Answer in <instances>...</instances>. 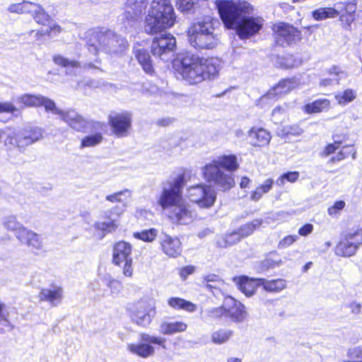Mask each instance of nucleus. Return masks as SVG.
Here are the masks:
<instances>
[{
  "instance_id": "37",
  "label": "nucleus",
  "mask_w": 362,
  "mask_h": 362,
  "mask_svg": "<svg viewBox=\"0 0 362 362\" xmlns=\"http://www.w3.org/2000/svg\"><path fill=\"white\" fill-rule=\"evenodd\" d=\"M30 14H32L33 18L38 24L43 25H49L51 18L40 5L35 4V7Z\"/></svg>"
},
{
  "instance_id": "21",
  "label": "nucleus",
  "mask_w": 362,
  "mask_h": 362,
  "mask_svg": "<svg viewBox=\"0 0 362 362\" xmlns=\"http://www.w3.org/2000/svg\"><path fill=\"white\" fill-rule=\"evenodd\" d=\"M123 213V209L119 206L112 208L110 211L105 212V217L107 221H97L93 225V228L98 233L100 238H103L107 233L115 231L118 227V223L116 219L110 218V215L115 214L117 216Z\"/></svg>"
},
{
  "instance_id": "39",
  "label": "nucleus",
  "mask_w": 362,
  "mask_h": 362,
  "mask_svg": "<svg viewBox=\"0 0 362 362\" xmlns=\"http://www.w3.org/2000/svg\"><path fill=\"white\" fill-rule=\"evenodd\" d=\"M53 61L57 65L63 66L71 71L80 68V64L77 61L69 59L60 54L54 55Z\"/></svg>"
},
{
  "instance_id": "15",
  "label": "nucleus",
  "mask_w": 362,
  "mask_h": 362,
  "mask_svg": "<svg viewBox=\"0 0 362 362\" xmlns=\"http://www.w3.org/2000/svg\"><path fill=\"white\" fill-rule=\"evenodd\" d=\"M276 42L282 46L290 45L300 39V32L293 25L285 23H278L273 25Z\"/></svg>"
},
{
  "instance_id": "9",
  "label": "nucleus",
  "mask_w": 362,
  "mask_h": 362,
  "mask_svg": "<svg viewBox=\"0 0 362 362\" xmlns=\"http://www.w3.org/2000/svg\"><path fill=\"white\" fill-rule=\"evenodd\" d=\"M214 28L209 18L192 24L187 30L191 46L197 49H211L216 47L218 40L214 33Z\"/></svg>"
},
{
  "instance_id": "6",
  "label": "nucleus",
  "mask_w": 362,
  "mask_h": 362,
  "mask_svg": "<svg viewBox=\"0 0 362 362\" xmlns=\"http://www.w3.org/2000/svg\"><path fill=\"white\" fill-rule=\"evenodd\" d=\"M127 42L108 29L97 28L87 33V47L94 55L101 52H117L118 47H124Z\"/></svg>"
},
{
  "instance_id": "46",
  "label": "nucleus",
  "mask_w": 362,
  "mask_h": 362,
  "mask_svg": "<svg viewBox=\"0 0 362 362\" xmlns=\"http://www.w3.org/2000/svg\"><path fill=\"white\" fill-rule=\"evenodd\" d=\"M282 264V261L281 258L278 257V255H273L265 259L261 263V271L265 272L269 269L274 268L276 267H279Z\"/></svg>"
},
{
  "instance_id": "51",
  "label": "nucleus",
  "mask_w": 362,
  "mask_h": 362,
  "mask_svg": "<svg viewBox=\"0 0 362 362\" xmlns=\"http://www.w3.org/2000/svg\"><path fill=\"white\" fill-rule=\"evenodd\" d=\"M206 287L209 289L216 288L222 284V281L216 275L210 274L205 277Z\"/></svg>"
},
{
  "instance_id": "28",
  "label": "nucleus",
  "mask_w": 362,
  "mask_h": 362,
  "mask_svg": "<svg viewBox=\"0 0 362 362\" xmlns=\"http://www.w3.org/2000/svg\"><path fill=\"white\" fill-rule=\"evenodd\" d=\"M238 288L247 297L252 296L258 286H261L259 279H249L247 276L234 278Z\"/></svg>"
},
{
  "instance_id": "24",
  "label": "nucleus",
  "mask_w": 362,
  "mask_h": 362,
  "mask_svg": "<svg viewBox=\"0 0 362 362\" xmlns=\"http://www.w3.org/2000/svg\"><path fill=\"white\" fill-rule=\"evenodd\" d=\"M132 245L125 241H119L116 243L113 247L112 251V263L119 266L124 262L132 259Z\"/></svg>"
},
{
  "instance_id": "62",
  "label": "nucleus",
  "mask_w": 362,
  "mask_h": 362,
  "mask_svg": "<svg viewBox=\"0 0 362 362\" xmlns=\"http://www.w3.org/2000/svg\"><path fill=\"white\" fill-rule=\"evenodd\" d=\"M132 259L124 262L122 273L127 277H132L133 274Z\"/></svg>"
},
{
  "instance_id": "29",
  "label": "nucleus",
  "mask_w": 362,
  "mask_h": 362,
  "mask_svg": "<svg viewBox=\"0 0 362 362\" xmlns=\"http://www.w3.org/2000/svg\"><path fill=\"white\" fill-rule=\"evenodd\" d=\"M187 329V325L182 321H163L160 325V332L165 335L183 332Z\"/></svg>"
},
{
  "instance_id": "56",
  "label": "nucleus",
  "mask_w": 362,
  "mask_h": 362,
  "mask_svg": "<svg viewBox=\"0 0 362 362\" xmlns=\"http://www.w3.org/2000/svg\"><path fill=\"white\" fill-rule=\"evenodd\" d=\"M284 132L286 134H291L293 136H299L303 133V129L298 124L286 126L284 128Z\"/></svg>"
},
{
  "instance_id": "59",
  "label": "nucleus",
  "mask_w": 362,
  "mask_h": 362,
  "mask_svg": "<svg viewBox=\"0 0 362 362\" xmlns=\"http://www.w3.org/2000/svg\"><path fill=\"white\" fill-rule=\"evenodd\" d=\"M18 109L11 103H0V113H14Z\"/></svg>"
},
{
  "instance_id": "36",
  "label": "nucleus",
  "mask_w": 362,
  "mask_h": 362,
  "mask_svg": "<svg viewBox=\"0 0 362 362\" xmlns=\"http://www.w3.org/2000/svg\"><path fill=\"white\" fill-rule=\"evenodd\" d=\"M273 185V180L267 179L263 184L257 187L251 192L250 199L255 202L259 200L264 194L269 192L272 189Z\"/></svg>"
},
{
  "instance_id": "31",
  "label": "nucleus",
  "mask_w": 362,
  "mask_h": 362,
  "mask_svg": "<svg viewBox=\"0 0 362 362\" xmlns=\"http://www.w3.org/2000/svg\"><path fill=\"white\" fill-rule=\"evenodd\" d=\"M168 305L175 310H183L188 313H194L197 306L194 303L179 297H171L168 299Z\"/></svg>"
},
{
  "instance_id": "41",
  "label": "nucleus",
  "mask_w": 362,
  "mask_h": 362,
  "mask_svg": "<svg viewBox=\"0 0 362 362\" xmlns=\"http://www.w3.org/2000/svg\"><path fill=\"white\" fill-rule=\"evenodd\" d=\"M226 317L224 304L220 307L208 308L204 311V318L210 320H219Z\"/></svg>"
},
{
  "instance_id": "43",
  "label": "nucleus",
  "mask_w": 362,
  "mask_h": 362,
  "mask_svg": "<svg viewBox=\"0 0 362 362\" xmlns=\"http://www.w3.org/2000/svg\"><path fill=\"white\" fill-rule=\"evenodd\" d=\"M262 223V220L255 219L250 223H247L241 226L238 232L240 237L243 238L251 235L255 230L259 228L261 226Z\"/></svg>"
},
{
  "instance_id": "48",
  "label": "nucleus",
  "mask_w": 362,
  "mask_h": 362,
  "mask_svg": "<svg viewBox=\"0 0 362 362\" xmlns=\"http://www.w3.org/2000/svg\"><path fill=\"white\" fill-rule=\"evenodd\" d=\"M346 203L344 201H336L333 205L327 209V214L332 217L337 218L339 216L341 211L344 209Z\"/></svg>"
},
{
  "instance_id": "3",
  "label": "nucleus",
  "mask_w": 362,
  "mask_h": 362,
  "mask_svg": "<svg viewBox=\"0 0 362 362\" xmlns=\"http://www.w3.org/2000/svg\"><path fill=\"white\" fill-rule=\"evenodd\" d=\"M174 67L184 81L194 85L215 78L221 69V62L216 58L204 59L187 54L175 62Z\"/></svg>"
},
{
  "instance_id": "60",
  "label": "nucleus",
  "mask_w": 362,
  "mask_h": 362,
  "mask_svg": "<svg viewBox=\"0 0 362 362\" xmlns=\"http://www.w3.org/2000/svg\"><path fill=\"white\" fill-rule=\"evenodd\" d=\"M285 108L280 106L275 107L272 111V118L274 121L276 123L279 122L281 119V118L285 115Z\"/></svg>"
},
{
  "instance_id": "45",
  "label": "nucleus",
  "mask_w": 362,
  "mask_h": 362,
  "mask_svg": "<svg viewBox=\"0 0 362 362\" xmlns=\"http://www.w3.org/2000/svg\"><path fill=\"white\" fill-rule=\"evenodd\" d=\"M103 140V136L100 133L93 135H89L84 137L81 141V148L93 147L99 144Z\"/></svg>"
},
{
  "instance_id": "17",
  "label": "nucleus",
  "mask_w": 362,
  "mask_h": 362,
  "mask_svg": "<svg viewBox=\"0 0 362 362\" xmlns=\"http://www.w3.org/2000/svg\"><path fill=\"white\" fill-rule=\"evenodd\" d=\"M147 4V0H127L122 18L125 28L136 22L146 9Z\"/></svg>"
},
{
  "instance_id": "54",
  "label": "nucleus",
  "mask_w": 362,
  "mask_h": 362,
  "mask_svg": "<svg viewBox=\"0 0 362 362\" xmlns=\"http://www.w3.org/2000/svg\"><path fill=\"white\" fill-rule=\"evenodd\" d=\"M277 98L274 95H270L269 90L267 94L263 95L259 100V105L262 107H267L271 106L276 100Z\"/></svg>"
},
{
  "instance_id": "14",
  "label": "nucleus",
  "mask_w": 362,
  "mask_h": 362,
  "mask_svg": "<svg viewBox=\"0 0 362 362\" xmlns=\"http://www.w3.org/2000/svg\"><path fill=\"white\" fill-rule=\"evenodd\" d=\"M176 48V40L170 34H162L155 37L151 43V52L162 60H168L173 55Z\"/></svg>"
},
{
  "instance_id": "40",
  "label": "nucleus",
  "mask_w": 362,
  "mask_h": 362,
  "mask_svg": "<svg viewBox=\"0 0 362 362\" xmlns=\"http://www.w3.org/2000/svg\"><path fill=\"white\" fill-rule=\"evenodd\" d=\"M233 332L230 329H219L211 334V341L216 344L227 342L231 337Z\"/></svg>"
},
{
  "instance_id": "33",
  "label": "nucleus",
  "mask_w": 362,
  "mask_h": 362,
  "mask_svg": "<svg viewBox=\"0 0 362 362\" xmlns=\"http://www.w3.org/2000/svg\"><path fill=\"white\" fill-rule=\"evenodd\" d=\"M2 225L7 230L14 233L16 238L18 240V235L22 233L23 229L28 228L23 226L13 215H9L3 218Z\"/></svg>"
},
{
  "instance_id": "11",
  "label": "nucleus",
  "mask_w": 362,
  "mask_h": 362,
  "mask_svg": "<svg viewBox=\"0 0 362 362\" xmlns=\"http://www.w3.org/2000/svg\"><path fill=\"white\" fill-rule=\"evenodd\" d=\"M362 245V228L360 226L348 229L340 237L334 247V254L342 257H350L356 255Z\"/></svg>"
},
{
  "instance_id": "34",
  "label": "nucleus",
  "mask_w": 362,
  "mask_h": 362,
  "mask_svg": "<svg viewBox=\"0 0 362 362\" xmlns=\"http://www.w3.org/2000/svg\"><path fill=\"white\" fill-rule=\"evenodd\" d=\"M259 283L266 291L271 293L280 292L286 287V281L282 279L273 280L259 279Z\"/></svg>"
},
{
  "instance_id": "44",
  "label": "nucleus",
  "mask_w": 362,
  "mask_h": 362,
  "mask_svg": "<svg viewBox=\"0 0 362 362\" xmlns=\"http://www.w3.org/2000/svg\"><path fill=\"white\" fill-rule=\"evenodd\" d=\"M158 235V230L155 228H151L149 230H144L141 232L134 233V238L141 240L144 242L151 243L153 242Z\"/></svg>"
},
{
  "instance_id": "42",
  "label": "nucleus",
  "mask_w": 362,
  "mask_h": 362,
  "mask_svg": "<svg viewBox=\"0 0 362 362\" xmlns=\"http://www.w3.org/2000/svg\"><path fill=\"white\" fill-rule=\"evenodd\" d=\"M356 97V93L352 89L339 91L335 95V99L339 105H345L352 102Z\"/></svg>"
},
{
  "instance_id": "22",
  "label": "nucleus",
  "mask_w": 362,
  "mask_h": 362,
  "mask_svg": "<svg viewBox=\"0 0 362 362\" xmlns=\"http://www.w3.org/2000/svg\"><path fill=\"white\" fill-rule=\"evenodd\" d=\"M54 115H59L61 118L72 129L76 131H84L90 126V122L82 116L78 115L74 110L64 112L59 109V112H52Z\"/></svg>"
},
{
  "instance_id": "58",
  "label": "nucleus",
  "mask_w": 362,
  "mask_h": 362,
  "mask_svg": "<svg viewBox=\"0 0 362 362\" xmlns=\"http://www.w3.org/2000/svg\"><path fill=\"white\" fill-rule=\"evenodd\" d=\"M340 143L339 142H334V144H329L326 146V147L324 148L322 152L321 153V155L322 156H328L335 152L336 150H337L339 148Z\"/></svg>"
},
{
  "instance_id": "10",
  "label": "nucleus",
  "mask_w": 362,
  "mask_h": 362,
  "mask_svg": "<svg viewBox=\"0 0 362 362\" xmlns=\"http://www.w3.org/2000/svg\"><path fill=\"white\" fill-rule=\"evenodd\" d=\"M153 344L166 349V339L159 336L151 335L148 333L139 334V341L137 343H128L126 349L132 354L142 358H147L155 354Z\"/></svg>"
},
{
  "instance_id": "13",
  "label": "nucleus",
  "mask_w": 362,
  "mask_h": 362,
  "mask_svg": "<svg viewBox=\"0 0 362 362\" xmlns=\"http://www.w3.org/2000/svg\"><path fill=\"white\" fill-rule=\"evenodd\" d=\"M187 197L200 208H210L216 200V192L209 185L199 184L187 189Z\"/></svg>"
},
{
  "instance_id": "16",
  "label": "nucleus",
  "mask_w": 362,
  "mask_h": 362,
  "mask_svg": "<svg viewBox=\"0 0 362 362\" xmlns=\"http://www.w3.org/2000/svg\"><path fill=\"white\" fill-rule=\"evenodd\" d=\"M18 241L25 245L32 252L37 255H43L46 252L42 237L30 229H23L18 235Z\"/></svg>"
},
{
  "instance_id": "38",
  "label": "nucleus",
  "mask_w": 362,
  "mask_h": 362,
  "mask_svg": "<svg viewBox=\"0 0 362 362\" xmlns=\"http://www.w3.org/2000/svg\"><path fill=\"white\" fill-rule=\"evenodd\" d=\"M35 7V4L24 1L22 3L12 4H11L8 10L11 13H31L33 8Z\"/></svg>"
},
{
  "instance_id": "27",
  "label": "nucleus",
  "mask_w": 362,
  "mask_h": 362,
  "mask_svg": "<svg viewBox=\"0 0 362 362\" xmlns=\"http://www.w3.org/2000/svg\"><path fill=\"white\" fill-rule=\"evenodd\" d=\"M63 289L57 286L42 288L39 294L40 300L49 302L52 305H58L63 299Z\"/></svg>"
},
{
  "instance_id": "19",
  "label": "nucleus",
  "mask_w": 362,
  "mask_h": 362,
  "mask_svg": "<svg viewBox=\"0 0 362 362\" xmlns=\"http://www.w3.org/2000/svg\"><path fill=\"white\" fill-rule=\"evenodd\" d=\"M16 101L26 107L44 106L47 112L52 113L59 112V109L57 107L55 103L52 100L40 94H24L18 97Z\"/></svg>"
},
{
  "instance_id": "7",
  "label": "nucleus",
  "mask_w": 362,
  "mask_h": 362,
  "mask_svg": "<svg viewBox=\"0 0 362 362\" xmlns=\"http://www.w3.org/2000/svg\"><path fill=\"white\" fill-rule=\"evenodd\" d=\"M42 138V129L30 127L16 132L9 131L6 133L4 145L7 151L8 159L16 160L25 148Z\"/></svg>"
},
{
  "instance_id": "49",
  "label": "nucleus",
  "mask_w": 362,
  "mask_h": 362,
  "mask_svg": "<svg viewBox=\"0 0 362 362\" xmlns=\"http://www.w3.org/2000/svg\"><path fill=\"white\" fill-rule=\"evenodd\" d=\"M107 286L110 288L111 293L116 296L122 291L123 288L122 282L113 278L108 279Z\"/></svg>"
},
{
  "instance_id": "35",
  "label": "nucleus",
  "mask_w": 362,
  "mask_h": 362,
  "mask_svg": "<svg viewBox=\"0 0 362 362\" xmlns=\"http://www.w3.org/2000/svg\"><path fill=\"white\" fill-rule=\"evenodd\" d=\"M330 105L329 100L323 98L313 101V103L305 105L303 110L308 114L319 113L328 110Z\"/></svg>"
},
{
  "instance_id": "12",
  "label": "nucleus",
  "mask_w": 362,
  "mask_h": 362,
  "mask_svg": "<svg viewBox=\"0 0 362 362\" xmlns=\"http://www.w3.org/2000/svg\"><path fill=\"white\" fill-rule=\"evenodd\" d=\"M132 319L142 327H148L156 315V301L151 297H143L138 300L131 310Z\"/></svg>"
},
{
  "instance_id": "2",
  "label": "nucleus",
  "mask_w": 362,
  "mask_h": 362,
  "mask_svg": "<svg viewBox=\"0 0 362 362\" xmlns=\"http://www.w3.org/2000/svg\"><path fill=\"white\" fill-rule=\"evenodd\" d=\"M185 185L184 175H180L173 180L163 185L158 203L168 218L178 224H188L193 221L194 213L182 197Z\"/></svg>"
},
{
  "instance_id": "23",
  "label": "nucleus",
  "mask_w": 362,
  "mask_h": 362,
  "mask_svg": "<svg viewBox=\"0 0 362 362\" xmlns=\"http://www.w3.org/2000/svg\"><path fill=\"white\" fill-rule=\"evenodd\" d=\"M249 144L254 147H264L269 144L272 135L270 132L262 127H252L247 132Z\"/></svg>"
},
{
  "instance_id": "18",
  "label": "nucleus",
  "mask_w": 362,
  "mask_h": 362,
  "mask_svg": "<svg viewBox=\"0 0 362 362\" xmlns=\"http://www.w3.org/2000/svg\"><path fill=\"white\" fill-rule=\"evenodd\" d=\"M109 122L114 134L117 136H126L132 127V114L128 112H123L111 115L109 117Z\"/></svg>"
},
{
  "instance_id": "8",
  "label": "nucleus",
  "mask_w": 362,
  "mask_h": 362,
  "mask_svg": "<svg viewBox=\"0 0 362 362\" xmlns=\"http://www.w3.org/2000/svg\"><path fill=\"white\" fill-rule=\"evenodd\" d=\"M357 2V0L338 1L335 7H320L313 10L311 16L317 21L339 17L343 25L350 26L355 19Z\"/></svg>"
},
{
  "instance_id": "57",
  "label": "nucleus",
  "mask_w": 362,
  "mask_h": 362,
  "mask_svg": "<svg viewBox=\"0 0 362 362\" xmlns=\"http://www.w3.org/2000/svg\"><path fill=\"white\" fill-rule=\"evenodd\" d=\"M8 312L4 304L0 302V324L10 327V323L8 320Z\"/></svg>"
},
{
  "instance_id": "47",
  "label": "nucleus",
  "mask_w": 362,
  "mask_h": 362,
  "mask_svg": "<svg viewBox=\"0 0 362 362\" xmlns=\"http://www.w3.org/2000/svg\"><path fill=\"white\" fill-rule=\"evenodd\" d=\"M299 177V173L296 171L288 172L281 175L276 181L277 185L282 187L285 185V181L295 182Z\"/></svg>"
},
{
  "instance_id": "5",
  "label": "nucleus",
  "mask_w": 362,
  "mask_h": 362,
  "mask_svg": "<svg viewBox=\"0 0 362 362\" xmlns=\"http://www.w3.org/2000/svg\"><path fill=\"white\" fill-rule=\"evenodd\" d=\"M173 7L169 0H153L146 17L144 30L155 34L172 27L175 21Z\"/></svg>"
},
{
  "instance_id": "20",
  "label": "nucleus",
  "mask_w": 362,
  "mask_h": 362,
  "mask_svg": "<svg viewBox=\"0 0 362 362\" xmlns=\"http://www.w3.org/2000/svg\"><path fill=\"white\" fill-rule=\"evenodd\" d=\"M226 318L235 322H243L247 316L245 306L235 298L227 296L223 300Z\"/></svg>"
},
{
  "instance_id": "30",
  "label": "nucleus",
  "mask_w": 362,
  "mask_h": 362,
  "mask_svg": "<svg viewBox=\"0 0 362 362\" xmlns=\"http://www.w3.org/2000/svg\"><path fill=\"white\" fill-rule=\"evenodd\" d=\"M329 77L322 78L320 81V87L332 86L339 83V81L346 77V74L338 66H332L327 71Z\"/></svg>"
},
{
  "instance_id": "25",
  "label": "nucleus",
  "mask_w": 362,
  "mask_h": 362,
  "mask_svg": "<svg viewBox=\"0 0 362 362\" xmlns=\"http://www.w3.org/2000/svg\"><path fill=\"white\" fill-rule=\"evenodd\" d=\"M299 86L300 81L298 78L283 79L269 90V94L274 95L278 99L279 97L288 94L291 90L298 88Z\"/></svg>"
},
{
  "instance_id": "1",
  "label": "nucleus",
  "mask_w": 362,
  "mask_h": 362,
  "mask_svg": "<svg viewBox=\"0 0 362 362\" xmlns=\"http://www.w3.org/2000/svg\"><path fill=\"white\" fill-rule=\"evenodd\" d=\"M216 6L220 17L226 28L235 29L242 39H248L257 34L264 24L259 16H249L253 11L252 6L243 0H216Z\"/></svg>"
},
{
  "instance_id": "61",
  "label": "nucleus",
  "mask_w": 362,
  "mask_h": 362,
  "mask_svg": "<svg viewBox=\"0 0 362 362\" xmlns=\"http://www.w3.org/2000/svg\"><path fill=\"white\" fill-rule=\"evenodd\" d=\"M361 346H355L348 349L346 355L350 359H359L361 358Z\"/></svg>"
},
{
  "instance_id": "50",
  "label": "nucleus",
  "mask_w": 362,
  "mask_h": 362,
  "mask_svg": "<svg viewBox=\"0 0 362 362\" xmlns=\"http://www.w3.org/2000/svg\"><path fill=\"white\" fill-rule=\"evenodd\" d=\"M197 0H177V6L182 12H189L194 6Z\"/></svg>"
},
{
  "instance_id": "53",
  "label": "nucleus",
  "mask_w": 362,
  "mask_h": 362,
  "mask_svg": "<svg viewBox=\"0 0 362 362\" xmlns=\"http://www.w3.org/2000/svg\"><path fill=\"white\" fill-rule=\"evenodd\" d=\"M241 237L239 234L238 232H233L228 235H226L224 241H225V243L224 245H222L221 243H219V245L221 246H228V245H234L235 243H237L238 242H239L240 240H241Z\"/></svg>"
},
{
  "instance_id": "26",
  "label": "nucleus",
  "mask_w": 362,
  "mask_h": 362,
  "mask_svg": "<svg viewBox=\"0 0 362 362\" xmlns=\"http://www.w3.org/2000/svg\"><path fill=\"white\" fill-rule=\"evenodd\" d=\"M163 252L169 257H175L181 254V243L178 238L164 235L160 240Z\"/></svg>"
},
{
  "instance_id": "64",
  "label": "nucleus",
  "mask_w": 362,
  "mask_h": 362,
  "mask_svg": "<svg viewBox=\"0 0 362 362\" xmlns=\"http://www.w3.org/2000/svg\"><path fill=\"white\" fill-rule=\"evenodd\" d=\"M313 230V226L310 223H307L299 228L298 234L301 236H307L310 234Z\"/></svg>"
},
{
  "instance_id": "55",
  "label": "nucleus",
  "mask_w": 362,
  "mask_h": 362,
  "mask_svg": "<svg viewBox=\"0 0 362 362\" xmlns=\"http://www.w3.org/2000/svg\"><path fill=\"white\" fill-rule=\"evenodd\" d=\"M297 240H298L297 235H287L279 241V243L278 244V247L279 249L286 248V247L291 245Z\"/></svg>"
},
{
  "instance_id": "52",
  "label": "nucleus",
  "mask_w": 362,
  "mask_h": 362,
  "mask_svg": "<svg viewBox=\"0 0 362 362\" xmlns=\"http://www.w3.org/2000/svg\"><path fill=\"white\" fill-rule=\"evenodd\" d=\"M128 194V197H130L131 193L128 189H125L124 191H120L115 192L112 194H109L105 197V199L108 202L115 203V202H122V196Z\"/></svg>"
},
{
  "instance_id": "32",
  "label": "nucleus",
  "mask_w": 362,
  "mask_h": 362,
  "mask_svg": "<svg viewBox=\"0 0 362 362\" xmlns=\"http://www.w3.org/2000/svg\"><path fill=\"white\" fill-rule=\"evenodd\" d=\"M135 56L143 70L148 74H153L154 69L149 53L146 49H140L136 51Z\"/></svg>"
},
{
  "instance_id": "4",
  "label": "nucleus",
  "mask_w": 362,
  "mask_h": 362,
  "mask_svg": "<svg viewBox=\"0 0 362 362\" xmlns=\"http://www.w3.org/2000/svg\"><path fill=\"white\" fill-rule=\"evenodd\" d=\"M239 167L235 155H223L212 160L202 168L204 178L219 190L226 192L235 186L232 174Z\"/></svg>"
},
{
  "instance_id": "63",
  "label": "nucleus",
  "mask_w": 362,
  "mask_h": 362,
  "mask_svg": "<svg viewBox=\"0 0 362 362\" xmlns=\"http://www.w3.org/2000/svg\"><path fill=\"white\" fill-rule=\"evenodd\" d=\"M49 26V28L47 30V33L49 35H57L59 34L62 31V28L54 23H49V25H47Z\"/></svg>"
}]
</instances>
